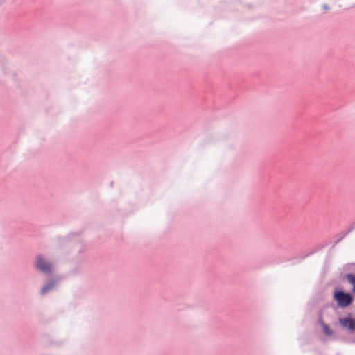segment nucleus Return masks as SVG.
<instances>
[{
	"mask_svg": "<svg viewBox=\"0 0 355 355\" xmlns=\"http://www.w3.org/2000/svg\"><path fill=\"white\" fill-rule=\"evenodd\" d=\"M34 267L37 271L49 276L53 272L54 264L52 261H49L43 255L38 254L35 257Z\"/></svg>",
	"mask_w": 355,
	"mask_h": 355,
	"instance_id": "obj_1",
	"label": "nucleus"
},
{
	"mask_svg": "<svg viewBox=\"0 0 355 355\" xmlns=\"http://www.w3.org/2000/svg\"><path fill=\"white\" fill-rule=\"evenodd\" d=\"M334 297L338 302V305L342 308L348 306L352 301V295L349 293H345L342 290L335 291Z\"/></svg>",
	"mask_w": 355,
	"mask_h": 355,
	"instance_id": "obj_2",
	"label": "nucleus"
},
{
	"mask_svg": "<svg viewBox=\"0 0 355 355\" xmlns=\"http://www.w3.org/2000/svg\"><path fill=\"white\" fill-rule=\"evenodd\" d=\"M340 325L346 328L350 333L355 332V320L350 317H344L339 319Z\"/></svg>",
	"mask_w": 355,
	"mask_h": 355,
	"instance_id": "obj_3",
	"label": "nucleus"
},
{
	"mask_svg": "<svg viewBox=\"0 0 355 355\" xmlns=\"http://www.w3.org/2000/svg\"><path fill=\"white\" fill-rule=\"evenodd\" d=\"M58 283V278L51 279L47 283L44 284V286L42 287V288L40 290V294L42 295H44L50 291L54 289L56 287Z\"/></svg>",
	"mask_w": 355,
	"mask_h": 355,
	"instance_id": "obj_4",
	"label": "nucleus"
},
{
	"mask_svg": "<svg viewBox=\"0 0 355 355\" xmlns=\"http://www.w3.org/2000/svg\"><path fill=\"white\" fill-rule=\"evenodd\" d=\"M347 280L353 286L352 292H355V274L348 273L346 275Z\"/></svg>",
	"mask_w": 355,
	"mask_h": 355,
	"instance_id": "obj_5",
	"label": "nucleus"
},
{
	"mask_svg": "<svg viewBox=\"0 0 355 355\" xmlns=\"http://www.w3.org/2000/svg\"><path fill=\"white\" fill-rule=\"evenodd\" d=\"M320 324L322 329V331L324 334L327 336H331L333 334V332L330 327L326 324L323 321H320Z\"/></svg>",
	"mask_w": 355,
	"mask_h": 355,
	"instance_id": "obj_6",
	"label": "nucleus"
},
{
	"mask_svg": "<svg viewBox=\"0 0 355 355\" xmlns=\"http://www.w3.org/2000/svg\"><path fill=\"white\" fill-rule=\"evenodd\" d=\"M322 7L325 12H328L330 10V7L327 3H324Z\"/></svg>",
	"mask_w": 355,
	"mask_h": 355,
	"instance_id": "obj_7",
	"label": "nucleus"
}]
</instances>
